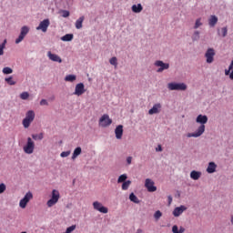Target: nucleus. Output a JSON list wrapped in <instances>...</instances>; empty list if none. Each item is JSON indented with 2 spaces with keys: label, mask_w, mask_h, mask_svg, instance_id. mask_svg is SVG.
I'll list each match as a JSON object with an SVG mask.
<instances>
[{
  "label": "nucleus",
  "mask_w": 233,
  "mask_h": 233,
  "mask_svg": "<svg viewBox=\"0 0 233 233\" xmlns=\"http://www.w3.org/2000/svg\"><path fill=\"white\" fill-rule=\"evenodd\" d=\"M131 8H132V12H134L135 14H139L143 12V5H141V4L133 5Z\"/></svg>",
  "instance_id": "19"
},
{
  "label": "nucleus",
  "mask_w": 233,
  "mask_h": 233,
  "mask_svg": "<svg viewBox=\"0 0 233 233\" xmlns=\"http://www.w3.org/2000/svg\"><path fill=\"white\" fill-rule=\"evenodd\" d=\"M34 120H30L28 118H24L23 120V126H24V128H28L30 127V125L32 124Z\"/></svg>",
  "instance_id": "28"
},
{
  "label": "nucleus",
  "mask_w": 233,
  "mask_h": 233,
  "mask_svg": "<svg viewBox=\"0 0 233 233\" xmlns=\"http://www.w3.org/2000/svg\"><path fill=\"white\" fill-rule=\"evenodd\" d=\"M93 207L95 210H97L98 212H101V214H108V208H105L103 204L100 202L95 201L93 203Z\"/></svg>",
  "instance_id": "9"
},
{
  "label": "nucleus",
  "mask_w": 233,
  "mask_h": 233,
  "mask_svg": "<svg viewBox=\"0 0 233 233\" xmlns=\"http://www.w3.org/2000/svg\"><path fill=\"white\" fill-rule=\"evenodd\" d=\"M115 134H116V139H121V137H123V126L122 125H119L116 127Z\"/></svg>",
  "instance_id": "16"
},
{
  "label": "nucleus",
  "mask_w": 233,
  "mask_h": 233,
  "mask_svg": "<svg viewBox=\"0 0 233 233\" xmlns=\"http://www.w3.org/2000/svg\"><path fill=\"white\" fill-rule=\"evenodd\" d=\"M193 39H199V32H195V37Z\"/></svg>",
  "instance_id": "46"
},
{
  "label": "nucleus",
  "mask_w": 233,
  "mask_h": 233,
  "mask_svg": "<svg viewBox=\"0 0 233 233\" xmlns=\"http://www.w3.org/2000/svg\"><path fill=\"white\" fill-rule=\"evenodd\" d=\"M129 199H130V201H132L133 203H139V198H137L135 195H134V193H131L130 195H129Z\"/></svg>",
  "instance_id": "33"
},
{
  "label": "nucleus",
  "mask_w": 233,
  "mask_h": 233,
  "mask_svg": "<svg viewBox=\"0 0 233 233\" xmlns=\"http://www.w3.org/2000/svg\"><path fill=\"white\" fill-rule=\"evenodd\" d=\"M31 199H34V195L32 192H27L25 197L20 200L19 207L20 208H26V205L30 202Z\"/></svg>",
  "instance_id": "6"
},
{
  "label": "nucleus",
  "mask_w": 233,
  "mask_h": 233,
  "mask_svg": "<svg viewBox=\"0 0 233 233\" xmlns=\"http://www.w3.org/2000/svg\"><path fill=\"white\" fill-rule=\"evenodd\" d=\"M33 139H35V141H41V139H43L44 136L43 133L40 134H34L32 135Z\"/></svg>",
  "instance_id": "31"
},
{
  "label": "nucleus",
  "mask_w": 233,
  "mask_h": 233,
  "mask_svg": "<svg viewBox=\"0 0 233 233\" xmlns=\"http://www.w3.org/2000/svg\"><path fill=\"white\" fill-rule=\"evenodd\" d=\"M21 30H28V27H27V26H23V27L21 28Z\"/></svg>",
  "instance_id": "49"
},
{
  "label": "nucleus",
  "mask_w": 233,
  "mask_h": 233,
  "mask_svg": "<svg viewBox=\"0 0 233 233\" xmlns=\"http://www.w3.org/2000/svg\"><path fill=\"white\" fill-rule=\"evenodd\" d=\"M161 216H163V213H161L160 210L156 211L154 214L156 221H158L161 218Z\"/></svg>",
  "instance_id": "36"
},
{
  "label": "nucleus",
  "mask_w": 233,
  "mask_h": 233,
  "mask_svg": "<svg viewBox=\"0 0 233 233\" xmlns=\"http://www.w3.org/2000/svg\"><path fill=\"white\" fill-rule=\"evenodd\" d=\"M83 21H85V16H80L76 21V28L77 30L83 28Z\"/></svg>",
  "instance_id": "21"
},
{
  "label": "nucleus",
  "mask_w": 233,
  "mask_h": 233,
  "mask_svg": "<svg viewBox=\"0 0 233 233\" xmlns=\"http://www.w3.org/2000/svg\"><path fill=\"white\" fill-rule=\"evenodd\" d=\"M214 56H216V51L214 50V48H208L205 54L207 63H214Z\"/></svg>",
  "instance_id": "10"
},
{
  "label": "nucleus",
  "mask_w": 233,
  "mask_h": 233,
  "mask_svg": "<svg viewBox=\"0 0 233 233\" xmlns=\"http://www.w3.org/2000/svg\"><path fill=\"white\" fill-rule=\"evenodd\" d=\"M190 177H191V179L198 181V179H199V177H201V172L193 170L190 173Z\"/></svg>",
  "instance_id": "20"
},
{
  "label": "nucleus",
  "mask_w": 233,
  "mask_h": 233,
  "mask_svg": "<svg viewBox=\"0 0 233 233\" xmlns=\"http://www.w3.org/2000/svg\"><path fill=\"white\" fill-rule=\"evenodd\" d=\"M5 81L6 82L7 85H10V86L15 85V81H14V77L12 76L5 78Z\"/></svg>",
  "instance_id": "34"
},
{
  "label": "nucleus",
  "mask_w": 233,
  "mask_h": 233,
  "mask_svg": "<svg viewBox=\"0 0 233 233\" xmlns=\"http://www.w3.org/2000/svg\"><path fill=\"white\" fill-rule=\"evenodd\" d=\"M218 167V166L216 165V163L214 162H209L208 168H207V173L208 174H214V172H216V168Z\"/></svg>",
  "instance_id": "18"
},
{
  "label": "nucleus",
  "mask_w": 233,
  "mask_h": 233,
  "mask_svg": "<svg viewBox=\"0 0 233 233\" xmlns=\"http://www.w3.org/2000/svg\"><path fill=\"white\" fill-rule=\"evenodd\" d=\"M136 233H143V229H137Z\"/></svg>",
  "instance_id": "50"
},
{
  "label": "nucleus",
  "mask_w": 233,
  "mask_h": 233,
  "mask_svg": "<svg viewBox=\"0 0 233 233\" xmlns=\"http://www.w3.org/2000/svg\"><path fill=\"white\" fill-rule=\"evenodd\" d=\"M14 72V70L10 67H4L3 68V74L8 75V74H12Z\"/></svg>",
  "instance_id": "37"
},
{
  "label": "nucleus",
  "mask_w": 233,
  "mask_h": 233,
  "mask_svg": "<svg viewBox=\"0 0 233 233\" xmlns=\"http://www.w3.org/2000/svg\"><path fill=\"white\" fill-rule=\"evenodd\" d=\"M109 63H110V65L115 66V68H117V57H116V56L111 57L109 60Z\"/></svg>",
  "instance_id": "30"
},
{
  "label": "nucleus",
  "mask_w": 233,
  "mask_h": 233,
  "mask_svg": "<svg viewBox=\"0 0 233 233\" xmlns=\"http://www.w3.org/2000/svg\"><path fill=\"white\" fill-rule=\"evenodd\" d=\"M218 24V16L216 15H211L208 19V25L209 26H216Z\"/></svg>",
  "instance_id": "22"
},
{
  "label": "nucleus",
  "mask_w": 233,
  "mask_h": 233,
  "mask_svg": "<svg viewBox=\"0 0 233 233\" xmlns=\"http://www.w3.org/2000/svg\"><path fill=\"white\" fill-rule=\"evenodd\" d=\"M185 210H187V207H185V206L177 207L173 210V216L175 218H179V216H181V214H183V212H185Z\"/></svg>",
  "instance_id": "13"
},
{
  "label": "nucleus",
  "mask_w": 233,
  "mask_h": 233,
  "mask_svg": "<svg viewBox=\"0 0 233 233\" xmlns=\"http://www.w3.org/2000/svg\"><path fill=\"white\" fill-rule=\"evenodd\" d=\"M81 152H82L81 147H76L73 152L72 159H76L77 156H81Z\"/></svg>",
  "instance_id": "24"
},
{
  "label": "nucleus",
  "mask_w": 233,
  "mask_h": 233,
  "mask_svg": "<svg viewBox=\"0 0 233 233\" xmlns=\"http://www.w3.org/2000/svg\"><path fill=\"white\" fill-rule=\"evenodd\" d=\"M172 232L173 233H184L185 229L182 227L179 228H177V225H175V226L172 227Z\"/></svg>",
  "instance_id": "27"
},
{
  "label": "nucleus",
  "mask_w": 233,
  "mask_h": 233,
  "mask_svg": "<svg viewBox=\"0 0 233 233\" xmlns=\"http://www.w3.org/2000/svg\"><path fill=\"white\" fill-rule=\"evenodd\" d=\"M28 34V30H22L19 36L15 39V45H19L25 37H26V35Z\"/></svg>",
  "instance_id": "17"
},
{
  "label": "nucleus",
  "mask_w": 233,
  "mask_h": 233,
  "mask_svg": "<svg viewBox=\"0 0 233 233\" xmlns=\"http://www.w3.org/2000/svg\"><path fill=\"white\" fill-rule=\"evenodd\" d=\"M40 105L41 106H48V102L46 101V99H42L40 101Z\"/></svg>",
  "instance_id": "44"
},
{
  "label": "nucleus",
  "mask_w": 233,
  "mask_h": 233,
  "mask_svg": "<svg viewBox=\"0 0 233 233\" xmlns=\"http://www.w3.org/2000/svg\"><path fill=\"white\" fill-rule=\"evenodd\" d=\"M70 16V12L66 10L62 11V17H69Z\"/></svg>",
  "instance_id": "41"
},
{
  "label": "nucleus",
  "mask_w": 233,
  "mask_h": 233,
  "mask_svg": "<svg viewBox=\"0 0 233 233\" xmlns=\"http://www.w3.org/2000/svg\"><path fill=\"white\" fill-rule=\"evenodd\" d=\"M47 57L51 60L54 61L55 63H63V59L56 54H52V52L47 53Z\"/></svg>",
  "instance_id": "14"
},
{
  "label": "nucleus",
  "mask_w": 233,
  "mask_h": 233,
  "mask_svg": "<svg viewBox=\"0 0 233 233\" xmlns=\"http://www.w3.org/2000/svg\"><path fill=\"white\" fill-rule=\"evenodd\" d=\"M161 112V105L159 103L155 104L151 109L148 110L149 116H154V114H159Z\"/></svg>",
  "instance_id": "12"
},
{
  "label": "nucleus",
  "mask_w": 233,
  "mask_h": 233,
  "mask_svg": "<svg viewBox=\"0 0 233 233\" xmlns=\"http://www.w3.org/2000/svg\"><path fill=\"white\" fill-rule=\"evenodd\" d=\"M127 165H131L132 164V157H128L127 158Z\"/></svg>",
  "instance_id": "45"
},
{
  "label": "nucleus",
  "mask_w": 233,
  "mask_h": 233,
  "mask_svg": "<svg viewBox=\"0 0 233 233\" xmlns=\"http://www.w3.org/2000/svg\"><path fill=\"white\" fill-rule=\"evenodd\" d=\"M74 39V35L73 34H66V35L61 37V41H72Z\"/></svg>",
  "instance_id": "25"
},
{
  "label": "nucleus",
  "mask_w": 233,
  "mask_h": 233,
  "mask_svg": "<svg viewBox=\"0 0 233 233\" xmlns=\"http://www.w3.org/2000/svg\"><path fill=\"white\" fill-rule=\"evenodd\" d=\"M201 25H203V24L201 23V18H198V19L196 20V23H195V28H199V26H201Z\"/></svg>",
  "instance_id": "39"
},
{
  "label": "nucleus",
  "mask_w": 233,
  "mask_h": 233,
  "mask_svg": "<svg viewBox=\"0 0 233 233\" xmlns=\"http://www.w3.org/2000/svg\"><path fill=\"white\" fill-rule=\"evenodd\" d=\"M48 26H50V20L45 19L39 24V25L36 27V30H46Z\"/></svg>",
  "instance_id": "15"
},
{
  "label": "nucleus",
  "mask_w": 233,
  "mask_h": 233,
  "mask_svg": "<svg viewBox=\"0 0 233 233\" xmlns=\"http://www.w3.org/2000/svg\"><path fill=\"white\" fill-rule=\"evenodd\" d=\"M145 187L147 188V192H156L157 190V187L154 186V180L150 178L146 179Z\"/></svg>",
  "instance_id": "11"
},
{
  "label": "nucleus",
  "mask_w": 233,
  "mask_h": 233,
  "mask_svg": "<svg viewBox=\"0 0 233 233\" xmlns=\"http://www.w3.org/2000/svg\"><path fill=\"white\" fill-rule=\"evenodd\" d=\"M35 149V143L32 140L31 137H27L26 145L24 146L23 150L25 154H34Z\"/></svg>",
  "instance_id": "2"
},
{
  "label": "nucleus",
  "mask_w": 233,
  "mask_h": 233,
  "mask_svg": "<svg viewBox=\"0 0 233 233\" xmlns=\"http://www.w3.org/2000/svg\"><path fill=\"white\" fill-rule=\"evenodd\" d=\"M25 119L34 121V119H35V113H34V111L32 110L27 111V113L25 114Z\"/></svg>",
  "instance_id": "23"
},
{
  "label": "nucleus",
  "mask_w": 233,
  "mask_h": 233,
  "mask_svg": "<svg viewBox=\"0 0 233 233\" xmlns=\"http://www.w3.org/2000/svg\"><path fill=\"white\" fill-rule=\"evenodd\" d=\"M167 199H168V203H169V205H170V204L172 203V197H171V196H168Z\"/></svg>",
  "instance_id": "48"
},
{
  "label": "nucleus",
  "mask_w": 233,
  "mask_h": 233,
  "mask_svg": "<svg viewBox=\"0 0 233 233\" xmlns=\"http://www.w3.org/2000/svg\"><path fill=\"white\" fill-rule=\"evenodd\" d=\"M76 75H67L66 77H65V81H67L69 83H74V81H76Z\"/></svg>",
  "instance_id": "26"
},
{
  "label": "nucleus",
  "mask_w": 233,
  "mask_h": 233,
  "mask_svg": "<svg viewBox=\"0 0 233 233\" xmlns=\"http://www.w3.org/2000/svg\"><path fill=\"white\" fill-rule=\"evenodd\" d=\"M157 152H163V147H161V145H158L157 147Z\"/></svg>",
  "instance_id": "47"
},
{
  "label": "nucleus",
  "mask_w": 233,
  "mask_h": 233,
  "mask_svg": "<svg viewBox=\"0 0 233 233\" xmlns=\"http://www.w3.org/2000/svg\"><path fill=\"white\" fill-rule=\"evenodd\" d=\"M155 66H158L159 68L157 70L158 74H161V72H164V70H168L170 68V64L168 63H164L161 60H157L155 62Z\"/></svg>",
  "instance_id": "7"
},
{
  "label": "nucleus",
  "mask_w": 233,
  "mask_h": 233,
  "mask_svg": "<svg viewBox=\"0 0 233 233\" xmlns=\"http://www.w3.org/2000/svg\"><path fill=\"white\" fill-rule=\"evenodd\" d=\"M60 156L62 157H68V156H70V151H63Z\"/></svg>",
  "instance_id": "42"
},
{
  "label": "nucleus",
  "mask_w": 233,
  "mask_h": 233,
  "mask_svg": "<svg viewBox=\"0 0 233 233\" xmlns=\"http://www.w3.org/2000/svg\"><path fill=\"white\" fill-rule=\"evenodd\" d=\"M231 225H233V215L231 216Z\"/></svg>",
  "instance_id": "51"
},
{
  "label": "nucleus",
  "mask_w": 233,
  "mask_h": 233,
  "mask_svg": "<svg viewBox=\"0 0 233 233\" xmlns=\"http://www.w3.org/2000/svg\"><path fill=\"white\" fill-rule=\"evenodd\" d=\"M59 191L56 189H53L52 191V197L51 198L47 201L46 205L49 208H52L54 205H56L57 201H59Z\"/></svg>",
  "instance_id": "3"
},
{
  "label": "nucleus",
  "mask_w": 233,
  "mask_h": 233,
  "mask_svg": "<svg viewBox=\"0 0 233 233\" xmlns=\"http://www.w3.org/2000/svg\"><path fill=\"white\" fill-rule=\"evenodd\" d=\"M5 46H6V40H4V42L0 45V56H3V54H5Z\"/></svg>",
  "instance_id": "35"
},
{
  "label": "nucleus",
  "mask_w": 233,
  "mask_h": 233,
  "mask_svg": "<svg viewBox=\"0 0 233 233\" xmlns=\"http://www.w3.org/2000/svg\"><path fill=\"white\" fill-rule=\"evenodd\" d=\"M99 127H102V128H106V127H110L112 125V119L110 116L106 114H104L98 122Z\"/></svg>",
  "instance_id": "4"
},
{
  "label": "nucleus",
  "mask_w": 233,
  "mask_h": 233,
  "mask_svg": "<svg viewBox=\"0 0 233 233\" xmlns=\"http://www.w3.org/2000/svg\"><path fill=\"white\" fill-rule=\"evenodd\" d=\"M130 185H132V181L130 180L123 182L122 190H128V187H130Z\"/></svg>",
  "instance_id": "29"
},
{
  "label": "nucleus",
  "mask_w": 233,
  "mask_h": 233,
  "mask_svg": "<svg viewBox=\"0 0 233 233\" xmlns=\"http://www.w3.org/2000/svg\"><path fill=\"white\" fill-rule=\"evenodd\" d=\"M196 123H199V127L194 133H188L187 135V137H200V136H203L205 134V125L208 123V116L206 115H198L196 119Z\"/></svg>",
  "instance_id": "1"
},
{
  "label": "nucleus",
  "mask_w": 233,
  "mask_h": 233,
  "mask_svg": "<svg viewBox=\"0 0 233 233\" xmlns=\"http://www.w3.org/2000/svg\"><path fill=\"white\" fill-rule=\"evenodd\" d=\"M127 178L128 177L127 176V174H123L118 177L117 183H124L127 181Z\"/></svg>",
  "instance_id": "32"
},
{
  "label": "nucleus",
  "mask_w": 233,
  "mask_h": 233,
  "mask_svg": "<svg viewBox=\"0 0 233 233\" xmlns=\"http://www.w3.org/2000/svg\"><path fill=\"white\" fill-rule=\"evenodd\" d=\"M21 99L26 100L28 97H30V94H28V92H23L20 95Z\"/></svg>",
  "instance_id": "38"
},
{
  "label": "nucleus",
  "mask_w": 233,
  "mask_h": 233,
  "mask_svg": "<svg viewBox=\"0 0 233 233\" xmlns=\"http://www.w3.org/2000/svg\"><path fill=\"white\" fill-rule=\"evenodd\" d=\"M167 88H168V90L185 91V90H187V84L173 82V83L167 84Z\"/></svg>",
  "instance_id": "5"
},
{
  "label": "nucleus",
  "mask_w": 233,
  "mask_h": 233,
  "mask_svg": "<svg viewBox=\"0 0 233 233\" xmlns=\"http://www.w3.org/2000/svg\"><path fill=\"white\" fill-rule=\"evenodd\" d=\"M86 92V89H85V84L79 83L76 85L74 96H77L78 97L80 96H83Z\"/></svg>",
  "instance_id": "8"
},
{
  "label": "nucleus",
  "mask_w": 233,
  "mask_h": 233,
  "mask_svg": "<svg viewBox=\"0 0 233 233\" xmlns=\"http://www.w3.org/2000/svg\"><path fill=\"white\" fill-rule=\"evenodd\" d=\"M218 35L220 37H225L227 35V30L218 31Z\"/></svg>",
  "instance_id": "43"
},
{
  "label": "nucleus",
  "mask_w": 233,
  "mask_h": 233,
  "mask_svg": "<svg viewBox=\"0 0 233 233\" xmlns=\"http://www.w3.org/2000/svg\"><path fill=\"white\" fill-rule=\"evenodd\" d=\"M6 190V185L5 183L0 184V194H3Z\"/></svg>",
  "instance_id": "40"
}]
</instances>
